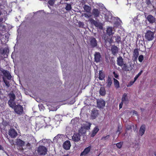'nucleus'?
Segmentation results:
<instances>
[{
	"label": "nucleus",
	"mask_w": 156,
	"mask_h": 156,
	"mask_svg": "<svg viewBox=\"0 0 156 156\" xmlns=\"http://www.w3.org/2000/svg\"><path fill=\"white\" fill-rule=\"evenodd\" d=\"M92 16L91 15H88L85 13H83L82 15V16H84L87 18H89L88 21L91 25H94L100 29H102L103 27L102 24L99 22L95 20L92 18H90Z\"/></svg>",
	"instance_id": "nucleus-1"
},
{
	"label": "nucleus",
	"mask_w": 156,
	"mask_h": 156,
	"mask_svg": "<svg viewBox=\"0 0 156 156\" xmlns=\"http://www.w3.org/2000/svg\"><path fill=\"white\" fill-rule=\"evenodd\" d=\"M149 27H147L144 30L145 38L148 41H152L154 37V33L148 29Z\"/></svg>",
	"instance_id": "nucleus-2"
},
{
	"label": "nucleus",
	"mask_w": 156,
	"mask_h": 156,
	"mask_svg": "<svg viewBox=\"0 0 156 156\" xmlns=\"http://www.w3.org/2000/svg\"><path fill=\"white\" fill-rule=\"evenodd\" d=\"M37 151L40 155H45L47 154V148L43 146H40L37 149Z\"/></svg>",
	"instance_id": "nucleus-3"
},
{
	"label": "nucleus",
	"mask_w": 156,
	"mask_h": 156,
	"mask_svg": "<svg viewBox=\"0 0 156 156\" xmlns=\"http://www.w3.org/2000/svg\"><path fill=\"white\" fill-rule=\"evenodd\" d=\"M65 136H78L74 133V132L73 131L71 128L69 127H67L66 128Z\"/></svg>",
	"instance_id": "nucleus-4"
},
{
	"label": "nucleus",
	"mask_w": 156,
	"mask_h": 156,
	"mask_svg": "<svg viewBox=\"0 0 156 156\" xmlns=\"http://www.w3.org/2000/svg\"><path fill=\"white\" fill-rule=\"evenodd\" d=\"M105 17L106 20L111 23L114 20L116 19L115 17L112 16V14L109 12L105 14Z\"/></svg>",
	"instance_id": "nucleus-5"
},
{
	"label": "nucleus",
	"mask_w": 156,
	"mask_h": 156,
	"mask_svg": "<svg viewBox=\"0 0 156 156\" xmlns=\"http://www.w3.org/2000/svg\"><path fill=\"white\" fill-rule=\"evenodd\" d=\"M13 108L14 109L15 112L17 114L20 115L23 113V108L20 105H16Z\"/></svg>",
	"instance_id": "nucleus-6"
},
{
	"label": "nucleus",
	"mask_w": 156,
	"mask_h": 156,
	"mask_svg": "<svg viewBox=\"0 0 156 156\" xmlns=\"http://www.w3.org/2000/svg\"><path fill=\"white\" fill-rule=\"evenodd\" d=\"M94 56V61L95 62L98 63L101 61V57L100 53L95 52Z\"/></svg>",
	"instance_id": "nucleus-7"
},
{
	"label": "nucleus",
	"mask_w": 156,
	"mask_h": 156,
	"mask_svg": "<svg viewBox=\"0 0 156 156\" xmlns=\"http://www.w3.org/2000/svg\"><path fill=\"white\" fill-rule=\"evenodd\" d=\"M97 104L98 108H102L105 106V102L102 99H100L97 101Z\"/></svg>",
	"instance_id": "nucleus-8"
},
{
	"label": "nucleus",
	"mask_w": 156,
	"mask_h": 156,
	"mask_svg": "<svg viewBox=\"0 0 156 156\" xmlns=\"http://www.w3.org/2000/svg\"><path fill=\"white\" fill-rule=\"evenodd\" d=\"M86 133V130L83 127L79 130V132L77 133H76L78 136H84Z\"/></svg>",
	"instance_id": "nucleus-9"
},
{
	"label": "nucleus",
	"mask_w": 156,
	"mask_h": 156,
	"mask_svg": "<svg viewBox=\"0 0 156 156\" xmlns=\"http://www.w3.org/2000/svg\"><path fill=\"white\" fill-rule=\"evenodd\" d=\"M90 44L92 48L95 47L97 45V41L95 38L92 37L90 39Z\"/></svg>",
	"instance_id": "nucleus-10"
},
{
	"label": "nucleus",
	"mask_w": 156,
	"mask_h": 156,
	"mask_svg": "<svg viewBox=\"0 0 156 156\" xmlns=\"http://www.w3.org/2000/svg\"><path fill=\"white\" fill-rule=\"evenodd\" d=\"M115 18L116 19L114 20L111 23L114 24L115 27H117L120 25L121 21L118 17H115Z\"/></svg>",
	"instance_id": "nucleus-11"
},
{
	"label": "nucleus",
	"mask_w": 156,
	"mask_h": 156,
	"mask_svg": "<svg viewBox=\"0 0 156 156\" xmlns=\"http://www.w3.org/2000/svg\"><path fill=\"white\" fill-rule=\"evenodd\" d=\"M91 149L90 146L85 148L83 151L81 153L80 156H83L87 155L90 152Z\"/></svg>",
	"instance_id": "nucleus-12"
},
{
	"label": "nucleus",
	"mask_w": 156,
	"mask_h": 156,
	"mask_svg": "<svg viewBox=\"0 0 156 156\" xmlns=\"http://www.w3.org/2000/svg\"><path fill=\"white\" fill-rule=\"evenodd\" d=\"M71 146L70 142L69 140H67L65 141L63 145V148L66 150H69Z\"/></svg>",
	"instance_id": "nucleus-13"
},
{
	"label": "nucleus",
	"mask_w": 156,
	"mask_h": 156,
	"mask_svg": "<svg viewBox=\"0 0 156 156\" xmlns=\"http://www.w3.org/2000/svg\"><path fill=\"white\" fill-rule=\"evenodd\" d=\"M92 13L94 17L95 18L98 17L99 16L100 12L98 9H94L92 10Z\"/></svg>",
	"instance_id": "nucleus-14"
},
{
	"label": "nucleus",
	"mask_w": 156,
	"mask_h": 156,
	"mask_svg": "<svg viewBox=\"0 0 156 156\" xmlns=\"http://www.w3.org/2000/svg\"><path fill=\"white\" fill-rule=\"evenodd\" d=\"M111 51L112 54L115 55L118 52L119 48L116 46L113 45L112 47Z\"/></svg>",
	"instance_id": "nucleus-15"
},
{
	"label": "nucleus",
	"mask_w": 156,
	"mask_h": 156,
	"mask_svg": "<svg viewBox=\"0 0 156 156\" xmlns=\"http://www.w3.org/2000/svg\"><path fill=\"white\" fill-rule=\"evenodd\" d=\"M98 115V111L95 108L93 109L92 111L91 116L92 119H95Z\"/></svg>",
	"instance_id": "nucleus-16"
},
{
	"label": "nucleus",
	"mask_w": 156,
	"mask_h": 156,
	"mask_svg": "<svg viewBox=\"0 0 156 156\" xmlns=\"http://www.w3.org/2000/svg\"><path fill=\"white\" fill-rule=\"evenodd\" d=\"M139 55V53L138 49H135L133 52V60L134 61L136 60Z\"/></svg>",
	"instance_id": "nucleus-17"
},
{
	"label": "nucleus",
	"mask_w": 156,
	"mask_h": 156,
	"mask_svg": "<svg viewBox=\"0 0 156 156\" xmlns=\"http://www.w3.org/2000/svg\"><path fill=\"white\" fill-rule=\"evenodd\" d=\"M9 134L10 136H16L17 135V132L13 129H11L9 130Z\"/></svg>",
	"instance_id": "nucleus-18"
},
{
	"label": "nucleus",
	"mask_w": 156,
	"mask_h": 156,
	"mask_svg": "<svg viewBox=\"0 0 156 156\" xmlns=\"http://www.w3.org/2000/svg\"><path fill=\"white\" fill-rule=\"evenodd\" d=\"M147 19L150 23H152L155 22V18L151 15H150L147 16Z\"/></svg>",
	"instance_id": "nucleus-19"
},
{
	"label": "nucleus",
	"mask_w": 156,
	"mask_h": 156,
	"mask_svg": "<svg viewBox=\"0 0 156 156\" xmlns=\"http://www.w3.org/2000/svg\"><path fill=\"white\" fill-rule=\"evenodd\" d=\"M117 62V64L118 66L122 67L124 62L123 59L122 57L119 56L118 58Z\"/></svg>",
	"instance_id": "nucleus-20"
},
{
	"label": "nucleus",
	"mask_w": 156,
	"mask_h": 156,
	"mask_svg": "<svg viewBox=\"0 0 156 156\" xmlns=\"http://www.w3.org/2000/svg\"><path fill=\"white\" fill-rule=\"evenodd\" d=\"M3 73L4 76H5L8 79L10 80L11 79L12 76L8 71L6 70H4L3 71Z\"/></svg>",
	"instance_id": "nucleus-21"
},
{
	"label": "nucleus",
	"mask_w": 156,
	"mask_h": 156,
	"mask_svg": "<svg viewBox=\"0 0 156 156\" xmlns=\"http://www.w3.org/2000/svg\"><path fill=\"white\" fill-rule=\"evenodd\" d=\"M113 29L114 28L112 27L107 28L106 30L107 35L110 36L113 34L114 33V32H113L114 31Z\"/></svg>",
	"instance_id": "nucleus-22"
},
{
	"label": "nucleus",
	"mask_w": 156,
	"mask_h": 156,
	"mask_svg": "<svg viewBox=\"0 0 156 156\" xmlns=\"http://www.w3.org/2000/svg\"><path fill=\"white\" fill-rule=\"evenodd\" d=\"M16 143L17 145L22 147L24 145L25 142L20 139H18L17 140Z\"/></svg>",
	"instance_id": "nucleus-23"
},
{
	"label": "nucleus",
	"mask_w": 156,
	"mask_h": 156,
	"mask_svg": "<svg viewBox=\"0 0 156 156\" xmlns=\"http://www.w3.org/2000/svg\"><path fill=\"white\" fill-rule=\"evenodd\" d=\"M105 77V74L103 72L102 70H100L99 71V79L100 80H104Z\"/></svg>",
	"instance_id": "nucleus-24"
},
{
	"label": "nucleus",
	"mask_w": 156,
	"mask_h": 156,
	"mask_svg": "<svg viewBox=\"0 0 156 156\" xmlns=\"http://www.w3.org/2000/svg\"><path fill=\"white\" fill-rule=\"evenodd\" d=\"M121 100L122 102L125 103H126L128 101V98L126 94H124L122 96Z\"/></svg>",
	"instance_id": "nucleus-25"
},
{
	"label": "nucleus",
	"mask_w": 156,
	"mask_h": 156,
	"mask_svg": "<svg viewBox=\"0 0 156 156\" xmlns=\"http://www.w3.org/2000/svg\"><path fill=\"white\" fill-rule=\"evenodd\" d=\"M14 100H9L8 104L9 106L12 108H13L15 106L16 104Z\"/></svg>",
	"instance_id": "nucleus-26"
},
{
	"label": "nucleus",
	"mask_w": 156,
	"mask_h": 156,
	"mask_svg": "<svg viewBox=\"0 0 156 156\" xmlns=\"http://www.w3.org/2000/svg\"><path fill=\"white\" fill-rule=\"evenodd\" d=\"M79 119L77 118H75L71 120V123L75 126L76 125H77L79 124Z\"/></svg>",
	"instance_id": "nucleus-27"
},
{
	"label": "nucleus",
	"mask_w": 156,
	"mask_h": 156,
	"mask_svg": "<svg viewBox=\"0 0 156 156\" xmlns=\"http://www.w3.org/2000/svg\"><path fill=\"white\" fill-rule=\"evenodd\" d=\"M145 129V125H143L141 126L139 130V133L141 136H142L144 134Z\"/></svg>",
	"instance_id": "nucleus-28"
},
{
	"label": "nucleus",
	"mask_w": 156,
	"mask_h": 156,
	"mask_svg": "<svg viewBox=\"0 0 156 156\" xmlns=\"http://www.w3.org/2000/svg\"><path fill=\"white\" fill-rule=\"evenodd\" d=\"M106 86L108 87H110L112 84V80L111 78L108 76L106 82Z\"/></svg>",
	"instance_id": "nucleus-29"
},
{
	"label": "nucleus",
	"mask_w": 156,
	"mask_h": 156,
	"mask_svg": "<svg viewBox=\"0 0 156 156\" xmlns=\"http://www.w3.org/2000/svg\"><path fill=\"white\" fill-rule=\"evenodd\" d=\"M83 9L84 10L87 12H90L91 10V8L90 6L86 5H84Z\"/></svg>",
	"instance_id": "nucleus-30"
},
{
	"label": "nucleus",
	"mask_w": 156,
	"mask_h": 156,
	"mask_svg": "<svg viewBox=\"0 0 156 156\" xmlns=\"http://www.w3.org/2000/svg\"><path fill=\"white\" fill-rule=\"evenodd\" d=\"M99 93L102 96L105 95L106 93V91L105 88L104 87H101Z\"/></svg>",
	"instance_id": "nucleus-31"
},
{
	"label": "nucleus",
	"mask_w": 156,
	"mask_h": 156,
	"mask_svg": "<svg viewBox=\"0 0 156 156\" xmlns=\"http://www.w3.org/2000/svg\"><path fill=\"white\" fill-rule=\"evenodd\" d=\"M91 124L90 122H86L84 125L83 127L85 129H90V126Z\"/></svg>",
	"instance_id": "nucleus-32"
},
{
	"label": "nucleus",
	"mask_w": 156,
	"mask_h": 156,
	"mask_svg": "<svg viewBox=\"0 0 156 156\" xmlns=\"http://www.w3.org/2000/svg\"><path fill=\"white\" fill-rule=\"evenodd\" d=\"M126 133L125 134V136H130V135H128L127 133V132L128 131H131V126L130 125H127L126 126Z\"/></svg>",
	"instance_id": "nucleus-33"
},
{
	"label": "nucleus",
	"mask_w": 156,
	"mask_h": 156,
	"mask_svg": "<svg viewBox=\"0 0 156 156\" xmlns=\"http://www.w3.org/2000/svg\"><path fill=\"white\" fill-rule=\"evenodd\" d=\"M98 130L99 129L97 127H95L92 132L91 136H94L98 132Z\"/></svg>",
	"instance_id": "nucleus-34"
},
{
	"label": "nucleus",
	"mask_w": 156,
	"mask_h": 156,
	"mask_svg": "<svg viewBox=\"0 0 156 156\" xmlns=\"http://www.w3.org/2000/svg\"><path fill=\"white\" fill-rule=\"evenodd\" d=\"M113 79L115 87L117 88H119V81L115 78H114Z\"/></svg>",
	"instance_id": "nucleus-35"
},
{
	"label": "nucleus",
	"mask_w": 156,
	"mask_h": 156,
	"mask_svg": "<svg viewBox=\"0 0 156 156\" xmlns=\"http://www.w3.org/2000/svg\"><path fill=\"white\" fill-rule=\"evenodd\" d=\"M9 96L10 98L9 100H15L16 98V96L15 94H14L12 92L9 94Z\"/></svg>",
	"instance_id": "nucleus-36"
},
{
	"label": "nucleus",
	"mask_w": 156,
	"mask_h": 156,
	"mask_svg": "<svg viewBox=\"0 0 156 156\" xmlns=\"http://www.w3.org/2000/svg\"><path fill=\"white\" fill-rule=\"evenodd\" d=\"M66 7L65 8V9L67 11L70 10L72 9L71 5L70 4H68V3H66Z\"/></svg>",
	"instance_id": "nucleus-37"
},
{
	"label": "nucleus",
	"mask_w": 156,
	"mask_h": 156,
	"mask_svg": "<svg viewBox=\"0 0 156 156\" xmlns=\"http://www.w3.org/2000/svg\"><path fill=\"white\" fill-rule=\"evenodd\" d=\"M115 41L117 43H119L121 41V38L119 36H116L115 37Z\"/></svg>",
	"instance_id": "nucleus-38"
},
{
	"label": "nucleus",
	"mask_w": 156,
	"mask_h": 156,
	"mask_svg": "<svg viewBox=\"0 0 156 156\" xmlns=\"http://www.w3.org/2000/svg\"><path fill=\"white\" fill-rule=\"evenodd\" d=\"M73 140L75 142H77L79 141L80 139V137H72Z\"/></svg>",
	"instance_id": "nucleus-39"
},
{
	"label": "nucleus",
	"mask_w": 156,
	"mask_h": 156,
	"mask_svg": "<svg viewBox=\"0 0 156 156\" xmlns=\"http://www.w3.org/2000/svg\"><path fill=\"white\" fill-rule=\"evenodd\" d=\"M122 132V127L121 126L119 125L118 126V129L116 131V133L119 134Z\"/></svg>",
	"instance_id": "nucleus-40"
},
{
	"label": "nucleus",
	"mask_w": 156,
	"mask_h": 156,
	"mask_svg": "<svg viewBox=\"0 0 156 156\" xmlns=\"http://www.w3.org/2000/svg\"><path fill=\"white\" fill-rule=\"evenodd\" d=\"M143 72L142 70H141L137 75H136L134 78L135 81H136L138 77Z\"/></svg>",
	"instance_id": "nucleus-41"
},
{
	"label": "nucleus",
	"mask_w": 156,
	"mask_h": 156,
	"mask_svg": "<svg viewBox=\"0 0 156 156\" xmlns=\"http://www.w3.org/2000/svg\"><path fill=\"white\" fill-rule=\"evenodd\" d=\"M41 124H40V123H37L36 124V126H38L39 127H42L43 125V124L44 123V120H42L41 122Z\"/></svg>",
	"instance_id": "nucleus-42"
},
{
	"label": "nucleus",
	"mask_w": 156,
	"mask_h": 156,
	"mask_svg": "<svg viewBox=\"0 0 156 156\" xmlns=\"http://www.w3.org/2000/svg\"><path fill=\"white\" fill-rule=\"evenodd\" d=\"M123 144V142H120L118 143H117L116 144V146L117 147L119 148H120L121 147L122 145Z\"/></svg>",
	"instance_id": "nucleus-43"
},
{
	"label": "nucleus",
	"mask_w": 156,
	"mask_h": 156,
	"mask_svg": "<svg viewBox=\"0 0 156 156\" xmlns=\"http://www.w3.org/2000/svg\"><path fill=\"white\" fill-rule=\"evenodd\" d=\"M122 68L123 70L126 71L127 70V65L126 63H123V65L122 66Z\"/></svg>",
	"instance_id": "nucleus-44"
},
{
	"label": "nucleus",
	"mask_w": 156,
	"mask_h": 156,
	"mask_svg": "<svg viewBox=\"0 0 156 156\" xmlns=\"http://www.w3.org/2000/svg\"><path fill=\"white\" fill-rule=\"evenodd\" d=\"M144 59V56L142 55H140L138 57V60L140 62H142Z\"/></svg>",
	"instance_id": "nucleus-45"
},
{
	"label": "nucleus",
	"mask_w": 156,
	"mask_h": 156,
	"mask_svg": "<svg viewBox=\"0 0 156 156\" xmlns=\"http://www.w3.org/2000/svg\"><path fill=\"white\" fill-rule=\"evenodd\" d=\"M3 54H7L9 52V50L6 48L3 49Z\"/></svg>",
	"instance_id": "nucleus-46"
},
{
	"label": "nucleus",
	"mask_w": 156,
	"mask_h": 156,
	"mask_svg": "<svg viewBox=\"0 0 156 156\" xmlns=\"http://www.w3.org/2000/svg\"><path fill=\"white\" fill-rule=\"evenodd\" d=\"M55 3L54 0H49L48 1V3L51 5H54Z\"/></svg>",
	"instance_id": "nucleus-47"
},
{
	"label": "nucleus",
	"mask_w": 156,
	"mask_h": 156,
	"mask_svg": "<svg viewBox=\"0 0 156 156\" xmlns=\"http://www.w3.org/2000/svg\"><path fill=\"white\" fill-rule=\"evenodd\" d=\"M4 82L5 83V84L6 86H7L8 87H9L10 86V84L9 82L7 81L6 80H4Z\"/></svg>",
	"instance_id": "nucleus-48"
},
{
	"label": "nucleus",
	"mask_w": 156,
	"mask_h": 156,
	"mask_svg": "<svg viewBox=\"0 0 156 156\" xmlns=\"http://www.w3.org/2000/svg\"><path fill=\"white\" fill-rule=\"evenodd\" d=\"M78 24L79 27H83L84 26V23L83 22L80 21L78 23Z\"/></svg>",
	"instance_id": "nucleus-49"
},
{
	"label": "nucleus",
	"mask_w": 156,
	"mask_h": 156,
	"mask_svg": "<svg viewBox=\"0 0 156 156\" xmlns=\"http://www.w3.org/2000/svg\"><path fill=\"white\" fill-rule=\"evenodd\" d=\"M113 74L115 78H118L119 77V75L118 74L116 73L115 72H113Z\"/></svg>",
	"instance_id": "nucleus-50"
},
{
	"label": "nucleus",
	"mask_w": 156,
	"mask_h": 156,
	"mask_svg": "<svg viewBox=\"0 0 156 156\" xmlns=\"http://www.w3.org/2000/svg\"><path fill=\"white\" fill-rule=\"evenodd\" d=\"M38 106L39 108L41 110L43 109L44 108L42 104L39 105Z\"/></svg>",
	"instance_id": "nucleus-51"
},
{
	"label": "nucleus",
	"mask_w": 156,
	"mask_h": 156,
	"mask_svg": "<svg viewBox=\"0 0 156 156\" xmlns=\"http://www.w3.org/2000/svg\"><path fill=\"white\" fill-rule=\"evenodd\" d=\"M146 3L147 5H149L151 4V2L150 0H146Z\"/></svg>",
	"instance_id": "nucleus-52"
},
{
	"label": "nucleus",
	"mask_w": 156,
	"mask_h": 156,
	"mask_svg": "<svg viewBox=\"0 0 156 156\" xmlns=\"http://www.w3.org/2000/svg\"><path fill=\"white\" fill-rule=\"evenodd\" d=\"M26 146L29 149H30L31 148V147H30V144L29 143H28L27 144Z\"/></svg>",
	"instance_id": "nucleus-53"
},
{
	"label": "nucleus",
	"mask_w": 156,
	"mask_h": 156,
	"mask_svg": "<svg viewBox=\"0 0 156 156\" xmlns=\"http://www.w3.org/2000/svg\"><path fill=\"white\" fill-rule=\"evenodd\" d=\"M2 123L3 125L5 126L8 125V123L6 121L3 122Z\"/></svg>",
	"instance_id": "nucleus-54"
},
{
	"label": "nucleus",
	"mask_w": 156,
	"mask_h": 156,
	"mask_svg": "<svg viewBox=\"0 0 156 156\" xmlns=\"http://www.w3.org/2000/svg\"><path fill=\"white\" fill-rule=\"evenodd\" d=\"M135 81V80H134V81H130L129 83V85L128 86V87L132 85Z\"/></svg>",
	"instance_id": "nucleus-55"
},
{
	"label": "nucleus",
	"mask_w": 156,
	"mask_h": 156,
	"mask_svg": "<svg viewBox=\"0 0 156 156\" xmlns=\"http://www.w3.org/2000/svg\"><path fill=\"white\" fill-rule=\"evenodd\" d=\"M123 103V102L122 101V102L119 104V108L120 109L122 107Z\"/></svg>",
	"instance_id": "nucleus-56"
},
{
	"label": "nucleus",
	"mask_w": 156,
	"mask_h": 156,
	"mask_svg": "<svg viewBox=\"0 0 156 156\" xmlns=\"http://www.w3.org/2000/svg\"><path fill=\"white\" fill-rule=\"evenodd\" d=\"M0 53L1 54H3V49H0Z\"/></svg>",
	"instance_id": "nucleus-57"
},
{
	"label": "nucleus",
	"mask_w": 156,
	"mask_h": 156,
	"mask_svg": "<svg viewBox=\"0 0 156 156\" xmlns=\"http://www.w3.org/2000/svg\"><path fill=\"white\" fill-rule=\"evenodd\" d=\"M133 114H135L136 115H137V113L136 111L133 110Z\"/></svg>",
	"instance_id": "nucleus-58"
},
{
	"label": "nucleus",
	"mask_w": 156,
	"mask_h": 156,
	"mask_svg": "<svg viewBox=\"0 0 156 156\" xmlns=\"http://www.w3.org/2000/svg\"><path fill=\"white\" fill-rule=\"evenodd\" d=\"M64 136V135L60 134H58L57 135V136Z\"/></svg>",
	"instance_id": "nucleus-59"
},
{
	"label": "nucleus",
	"mask_w": 156,
	"mask_h": 156,
	"mask_svg": "<svg viewBox=\"0 0 156 156\" xmlns=\"http://www.w3.org/2000/svg\"><path fill=\"white\" fill-rule=\"evenodd\" d=\"M14 126L15 128H17V124L16 123H14Z\"/></svg>",
	"instance_id": "nucleus-60"
},
{
	"label": "nucleus",
	"mask_w": 156,
	"mask_h": 156,
	"mask_svg": "<svg viewBox=\"0 0 156 156\" xmlns=\"http://www.w3.org/2000/svg\"><path fill=\"white\" fill-rule=\"evenodd\" d=\"M3 20V19L2 18H0V23L2 22Z\"/></svg>",
	"instance_id": "nucleus-61"
},
{
	"label": "nucleus",
	"mask_w": 156,
	"mask_h": 156,
	"mask_svg": "<svg viewBox=\"0 0 156 156\" xmlns=\"http://www.w3.org/2000/svg\"><path fill=\"white\" fill-rule=\"evenodd\" d=\"M3 148L2 147L1 145H0V150H2Z\"/></svg>",
	"instance_id": "nucleus-62"
},
{
	"label": "nucleus",
	"mask_w": 156,
	"mask_h": 156,
	"mask_svg": "<svg viewBox=\"0 0 156 156\" xmlns=\"http://www.w3.org/2000/svg\"><path fill=\"white\" fill-rule=\"evenodd\" d=\"M106 137H102V138H101V140H103L104 138H105Z\"/></svg>",
	"instance_id": "nucleus-63"
},
{
	"label": "nucleus",
	"mask_w": 156,
	"mask_h": 156,
	"mask_svg": "<svg viewBox=\"0 0 156 156\" xmlns=\"http://www.w3.org/2000/svg\"><path fill=\"white\" fill-rule=\"evenodd\" d=\"M154 155H155V156H156V152H155L154 153Z\"/></svg>",
	"instance_id": "nucleus-64"
}]
</instances>
